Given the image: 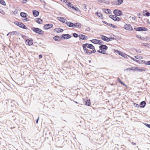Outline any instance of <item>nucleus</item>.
<instances>
[{
  "mask_svg": "<svg viewBox=\"0 0 150 150\" xmlns=\"http://www.w3.org/2000/svg\"><path fill=\"white\" fill-rule=\"evenodd\" d=\"M82 46L84 52H85V54L87 53L86 52H88L90 50H88V49L87 48V47L92 49L94 48V47L92 44L88 43H85L83 44Z\"/></svg>",
  "mask_w": 150,
  "mask_h": 150,
  "instance_id": "f257e3e1",
  "label": "nucleus"
},
{
  "mask_svg": "<svg viewBox=\"0 0 150 150\" xmlns=\"http://www.w3.org/2000/svg\"><path fill=\"white\" fill-rule=\"evenodd\" d=\"M31 29L34 32L39 34L43 35L44 33V31L38 28L33 27Z\"/></svg>",
  "mask_w": 150,
  "mask_h": 150,
  "instance_id": "f03ea898",
  "label": "nucleus"
},
{
  "mask_svg": "<svg viewBox=\"0 0 150 150\" xmlns=\"http://www.w3.org/2000/svg\"><path fill=\"white\" fill-rule=\"evenodd\" d=\"M15 24L20 27L25 29H27V27L23 23L18 21H15L14 22Z\"/></svg>",
  "mask_w": 150,
  "mask_h": 150,
  "instance_id": "7ed1b4c3",
  "label": "nucleus"
},
{
  "mask_svg": "<svg viewBox=\"0 0 150 150\" xmlns=\"http://www.w3.org/2000/svg\"><path fill=\"white\" fill-rule=\"evenodd\" d=\"M115 52L119 55L125 57V58H127L128 55L125 53H123L118 50H115Z\"/></svg>",
  "mask_w": 150,
  "mask_h": 150,
  "instance_id": "20e7f679",
  "label": "nucleus"
},
{
  "mask_svg": "<svg viewBox=\"0 0 150 150\" xmlns=\"http://www.w3.org/2000/svg\"><path fill=\"white\" fill-rule=\"evenodd\" d=\"M113 13L115 15L117 16H120L122 15V12L120 11L119 10L117 9H115L113 11Z\"/></svg>",
  "mask_w": 150,
  "mask_h": 150,
  "instance_id": "39448f33",
  "label": "nucleus"
},
{
  "mask_svg": "<svg viewBox=\"0 0 150 150\" xmlns=\"http://www.w3.org/2000/svg\"><path fill=\"white\" fill-rule=\"evenodd\" d=\"M109 17L115 21H119L121 19L120 18L117 17L115 15H110L109 16Z\"/></svg>",
  "mask_w": 150,
  "mask_h": 150,
  "instance_id": "423d86ee",
  "label": "nucleus"
},
{
  "mask_svg": "<svg viewBox=\"0 0 150 150\" xmlns=\"http://www.w3.org/2000/svg\"><path fill=\"white\" fill-rule=\"evenodd\" d=\"M134 29L136 31H147L148 29L145 27H139L138 28H134Z\"/></svg>",
  "mask_w": 150,
  "mask_h": 150,
  "instance_id": "0eeeda50",
  "label": "nucleus"
},
{
  "mask_svg": "<svg viewBox=\"0 0 150 150\" xmlns=\"http://www.w3.org/2000/svg\"><path fill=\"white\" fill-rule=\"evenodd\" d=\"M70 35L69 34H63L61 36L62 39H67L71 38Z\"/></svg>",
  "mask_w": 150,
  "mask_h": 150,
  "instance_id": "6e6552de",
  "label": "nucleus"
},
{
  "mask_svg": "<svg viewBox=\"0 0 150 150\" xmlns=\"http://www.w3.org/2000/svg\"><path fill=\"white\" fill-rule=\"evenodd\" d=\"M123 2V0H117V1H115L112 2V5H119L121 4Z\"/></svg>",
  "mask_w": 150,
  "mask_h": 150,
  "instance_id": "1a4fd4ad",
  "label": "nucleus"
},
{
  "mask_svg": "<svg viewBox=\"0 0 150 150\" xmlns=\"http://www.w3.org/2000/svg\"><path fill=\"white\" fill-rule=\"evenodd\" d=\"M124 28L126 30H132V28L130 25L129 24H125L124 26Z\"/></svg>",
  "mask_w": 150,
  "mask_h": 150,
  "instance_id": "9d476101",
  "label": "nucleus"
},
{
  "mask_svg": "<svg viewBox=\"0 0 150 150\" xmlns=\"http://www.w3.org/2000/svg\"><path fill=\"white\" fill-rule=\"evenodd\" d=\"M53 26L52 24L48 23L45 25L44 26V28L46 29H48L52 28Z\"/></svg>",
  "mask_w": 150,
  "mask_h": 150,
  "instance_id": "9b49d317",
  "label": "nucleus"
},
{
  "mask_svg": "<svg viewBox=\"0 0 150 150\" xmlns=\"http://www.w3.org/2000/svg\"><path fill=\"white\" fill-rule=\"evenodd\" d=\"M26 44L29 46H30L33 44V40L32 39H27L26 40Z\"/></svg>",
  "mask_w": 150,
  "mask_h": 150,
  "instance_id": "f8f14e48",
  "label": "nucleus"
},
{
  "mask_svg": "<svg viewBox=\"0 0 150 150\" xmlns=\"http://www.w3.org/2000/svg\"><path fill=\"white\" fill-rule=\"evenodd\" d=\"M79 37L81 39L83 40H86L88 38V37L87 36L82 34H80L79 36Z\"/></svg>",
  "mask_w": 150,
  "mask_h": 150,
  "instance_id": "ddd939ff",
  "label": "nucleus"
},
{
  "mask_svg": "<svg viewBox=\"0 0 150 150\" xmlns=\"http://www.w3.org/2000/svg\"><path fill=\"white\" fill-rule=\"evenodd\" d=\"M57 19L58 20L62 22L63 23H65L67 21V20L66 19H64L63 17H58Z\"/></svg>",
  "mask_w": 150,
  "mask_h": 150,
  "instance_id": "4468645a",
  "label": "nucleus"
},
{
  "mask_svg": "<svg viewBox=\"0 0 150 150\" xmlns=\"http://www.w3.org/2000/svg\"><path fill=\"white\" fill-rule=\"evenodd\" d=\"M65 24L69 27L73 28L74 23H73L67 21Z\"/></svg>",
  "mask_w": 150,
  "mask_h": 150,
  "instance_id": "2eb2a0df",
  "label": "nucleus"
},
{
  "mask_svg": "<svg viewBox=\"0 0 150 150\" xmlns=\"http://www.w3.org/2000/svg\"><path fill=\"white\" fill-rule=\"evenodd\" d=\"M39 13V12L36 10H34L33 11V15L35 17L38 16Z\"/></svg>",
  "mask_w": 150,
  "mask_h": 150,
  "instance_id": "dca6fc26",
  "label": "nucleus"
},
{
  "mask_svg": "<svg viewBox=\"0 0 150 150\" xmlns=\"http://www.w3.org/2000/svg\"><path fill=\"white\" fill-rule=\"evenodd\" d=\"M99 48L100 49L107 50L108 49V47L106 45H100L99 47Z\"/></svg>",
  "mask_w": 150,
  "mask_h": 150,
  "instance_id": "f3484780",
  "label": "nucleus"
},
{
  "mask_svg": "<svg viewBox=\"0 0 150 150\" xmlns=\"http://www.w3.org/2000/svg\"><path fill=\"white\" fill-rule=\"evenodd\" d=\"M92 49V51L90 50L88 52H86L87 53L86 54L90 55L92 53H94L96 52V50L95 48L94 47V48Z\"/></svg>",
  "mask_w": 150,
  "mask_h": 150,
  "instance_id": "a211bd4d",
  "label": "nucleus"
},
{
  "mask_svg": "<svg viewBox=\"0 0 150 150\" xmlns=\"http://www.w3.org/2000/svg\"><path fill=\"white\" fill-rule=\"evenodd\" d=\"M103 11L105 13L107 14H110L111 13V11L109 9L103 8Z\"/></svg>",
  "mask_w": 150,
  "mask_h": 150,
  "instance_id": "6ab92c4d",
  "label": "nucleus"
},
{
  "mask_svg": "<svg viewBox=\"0 0 150 150\" xmlns=\"http://www.w3.org/2000/svg\"><path fill=\"white\" fill-rule=\"evenodd\" d=\"M81 24L80 23H74L73 28L77 27L78 28H81Z\"/></svg>",
  "mask_w": 150,
  "mask_h": 150,
  "instance_id": "aec40b11",
  "label": "nucleus"
},
{
  "mask_svg": "<svg viewBox=\"0 0 150 150\" xmlns=\"http://www.w3.org/2000/svg\"><path fill=\"white\" fill-rule=\"evenodd\" d=\"M143 15L144 16H149L150 15V13L149 12H147V10H145L144 11Z\"/></svg>",
  "mask_w": 150,
  "mask_h": 150,
  "instance_id": "412c9836",
  "label": "nucleus"
},
{
  "mask_svg": "<svg viewBox=\"0 0 150 150\" xmlns=\"http://www.w3.org/2000/svg\"><path fill=\"white\" fill-rule=\"evenodd\" d=\"M146 105V103L144 101L141 102L140 103V107L141 108H144L145 107Z\"/></svg>",
  "mask_w": 150,
  "mask_h": 150,
  "instance_id": "4be33fe9",
  "label": "nucleus"
},
{
  "mask_svg": "<svg viewBox=\"0 0 150 150\" xmlns=\"http://www.w3.org/2000/svg\"><path fill=\"white\" fill-rule=\"evenodd\" d=\"M91 42L94 44H98L99 40L97 39H93L90 40Z\"/></svg>",
  "mask_w": 150,
  "mask_h": 150,
  "instance_id": "5701e85b",
  "label": "nucleus"
},
{
  "mask_svg": "<svg viewBox=\"0 0 150 150\" xmlns=\"http://www.w3.org/2000/svg\"><path fill=\"white\" fill-rule=\"evenodd\" d=\"M100 37L104 41L108 42V37H107L103 35H101Z\"/></svg>",
  "mask_w": 150,
  "mask_h": 150,
  "instance_id": "b1692460",
  "label": "nucleus"
},
{
  "mask_svg": "<svg viewBox=\"0 0 150 150\" xmlns=\"http://www.w3.org/2000/svg\"><path fill=\"white\" fill-rule=\"evenodd\" d=\"M95 14L98 16V17H100L102 19H103V16L101 13H99L97 11L96 12Z\"/></svg>",
  "mask_w": 150,
  "mask_h": 150,
  "instance_id": "393cba45",
  "label": "nucleus"
},
{
  "mask_svg": "<svg viewBox=\"0 0 150 150\" xmlns=\"http://www.w3.org/2000/svg\"><path fill=\"white\" fill-rule=\"evenodd\" d=\"M54 30L56 31L57 33H59L62 32L64 30L60 28H56Z\"/></svg>",
  "mask_w": 150,
  "mask_h": 150,
  "instance_id": "a878e982",
  "label": "nucleus"
},
{
  "mask_svg": "<svg viewBox=\"0 0 150 150\" xmlns=\"http://www.w3.org/2000/svg\"><path fill=\"white\" fill-rule=\"evenodd\" d=\"M53 39L55 41H60V38L59 36L56 35L53 37Z\"/></svg>",
  "mask_w": 150,
  "mask_h": 150,
  "instance_id": "bb28decb",
  "label": "nucleus"
},
{
  "mask_svg": "<svg viewBox=\"0 0 150 150\" xmlns=\"http://www.w3.org/2000/svg\"><path fill=\"white\" fill-rule=\"evenodd\" d=\"M35 21L36 22L39 24H41L42 23L41 22L42 21V20L40 18H36Z\"/></svg>",
  "mask_w": 150,
  "mask_h": 150,
  "instance_id": "cd10ccee",
  "label": "nucleus"
},
{
  "mask_svg": "<svg viewBox=\"0 0 150 150\" xmlns=\"http://www.w3.org/2000/svg\"><path fill=\"white\" fill-rule=\"evenodd\" d=\"M20 15L22 17L25 18L28 16V14L24 12H21Z\"/></svg>",
  "mask_w": 150,
  "mask_h": 150,
  "instance_id": "c85d7f7f",
  "label": "nucleus"
},
{
  "mask_svg": "<svg viewBox=\"0 0 150 150\" xmlns=\"http://www.w3.org/2000/svg\"><path fill=\"white\" fill-rule=\"evenodd\" d=\"M98 1L100 3H104L107 4H109L110 3L109 1L105 0H99Z\"/></svg>",
  "mask_w": 150,
  "mask_h": 150,
  "instance_id": "c756f323",
  "label": "nucleus"
},
{
  "mask_svg": "<svg viewBox=\"0 0 150 150\" xmlns=\"http://www.w3.org/2000/svg\"><path fill=\"white\" fill-rule=\"evenodd\" d=\"M97 52L103 54H106V52L104 50H103L102 49H100L99 50H98L97 51Z\"/></svg>",
  "mask_w": 150,
  "mask_h": 150,
  "instance_id": "7c9ffc66",
  "label": "nucleus"
},
{
  "mask_svg": "<svg viewBox=\"0 0 150 150\" xmlns=\"http://www.w3.org/2000/svg\"><path fill=\"white\" fill-rule=\"evenodd\" d=\"M118 81L119 83H121L122 85L124 86H125L126 87H127V85H126L125 84H124L123 82H122L120 78H118Z\"/></svg>",
  "mask_w": 150,
  "mask_h": 150,
  "instance_id": "2f4dec72",
  "label": "nucleus"
},
{
  "mask_svg": "<svg viewBox=\"0 0 150 150\" xmlns=\"http://www.w3.org/2000/svg\"><path fill=\"white\" fill-rule=\"evenodd\" d=\"M108 25L111 27L113 28H117V26L111 23H108Z\"/></svg>",
  "mask_w": 150,
  "mask_h": 150,
  "instance_id": "473e14b6",
  "label": "nucleus"
},
{
  "mask_svg": "<svg viewBox=\"0 0 150 150\" xmlns=\"http://www.w3.org/2000/svg\"><path fill=\"white\" fill-rule=\"evenodd\" d=\"M90 101V100L89 99L87 100L86 101L85 105L87 106H89L91 104V103Z\"/></svg>",
  "mask_w": 150,
  "mask_h": 150,
  "instance_id": "72a5a7b5",
  "label": "nucleus"
},
{
  "mask_svg": "<svg viewBox=\"0 0 150 150\" xmlns=\"http://www.w3.org/2000/svg\"><path fill=\"white\" fill-rule=\"evenodd\" d=\"M138 67H132V71H138Z\"/></svg>",
  "mask_w": 150,
  "mask_h": 150,
  "instance_id": "f704fd0d",
  "label": "nucleus"
},
{
  "mask_svg": "<svg viewBox=\"0 0 150 150\" xmlns=\"http://www.w3.org/2000/svg\"><path fill=\"white\" fill-rule=\"evenodd\" d=\"M67 5L69 7H71V8H73L74 7V6L73 4H71L69 2H68Z\"/></svg>",
  "mask_w": 150,
  "mask_h": 150,
  "instance_id": "c9c22d12",
  "label": "nucleus"
},
{
  "mask_svg": "<svg viewBox=\"0 0 150 150\" xmlns=\"http://www.w3.org/2000/svg\"><path fill=\"white\" fill-rule=\"evenodd\" d=\"M72 35L73 36V37L75 38H77L78 37H79V35L75 33H73Z\"/></svg>",
  "mask_w": 150,
  "mask_h": 150,
  "instance_id": "e433bc0d",
  "label": "nucleus"
},
{
  "mask_svg": "<svg viewBox=\"0 0 150 150\" xmlns=\"http://www.w3.org/2000/svg\"><path fill=\"white\" fill-rule=\"evenodd\" d=\"M0 3L3 5H6L5 2L3 0H0Z\"/></svg>",
  "mask_w": 150,
  "mask_h": 150,
  "instance_id": "4c0bfd02",
  "label": "nucleus"
},
{
  "mask_svg": "<svg viewBox=\"0 0 150 150\" xmlns=\"http://www.w3.org/2000/svg\"><path fill=\"white\" fill-rule=\"evenodd\" d=\"M141 45L142 46H146L148 47H149V44L147 43H142Z\"/></svg>",
  "mask_w": 150,
  "mask_h": 150,
  "instance_id": "58836bf2",
  "label": "nucleus"
},
{
  "mask_svg": "<svg viewBox=\"0 0 150 150\" xmlns=\"http://www.w3.org/2000/svg\"><path fill=\"white\" fill-rule=\"evenodd\" d=\"M145 71V69H138V71H139L140 72L144 71Z\"/></svg>",
  "mask_w": 150,
  "mask_h": 150,
  "instance_id": "ea45409f",
  "label": "nucleus"
},
{
  "mask_svg": "<svg viewBox=\"0 0 150 150\" xmlns=\"http://www.w3.org/2000/svg\"><path fill=\"white\" fill-rule=\"evenodd\" d=\"M72 8L74 10H75L77 11H78L79 10V9L77 7H74H74Z\"/></svg>",
  "mask_w": 150,
  "mask_h": 150,
  "instance_id": "a19ab883",
  "label": "nucleus"
},
{
  "mask_svg": "<svg viewBox=\"0 0 150 150\" xmlns=\"http://www.w3.org/2000/svg\"><path fill=\"white\" fill-rule=\"evenodd\" d=\"M114 38H112V37H111V38H108V42H109V41H111V40H114Z\"/></svg>",
  "mask_w": 150,
  "mask_h": 150,
  "instance_id": "79ce46f5",
  "label": "nucleus"
},
{
  "mask_svg": "<svg viewBox=\"0 0 150 150\" xmlns=\"http://www.w3.org/2000/svg\"><path fill=\"white\" fill-rule=\"evenodd\" d=\"M134 106L136 107H137L138 108H139V105L137 104L136 103H134L133 104Z\"/></svg>",
  "mask_w": 150,
  "mask_h": 150,
  "instance_id": "37998d69",
  "label": "nucleus"
},
{
  "mask_svg": "<svg viewBox=\"0 0 150 150\" xmlns=\"http://www.w3.org/2000/svg\"><path fill=\"white\" fill-rule=\"evenodd\" d=\"M125 146L124 145H121V149H122V150H126L125 149Z\"/></svg>",
  "mask_w": 150,
  "mask_h": 150,
  "instance_id": "c03bdc74",
  "label": "nucleus"
},
{
  "mask_svg": "<svg viewBox=\"0 0 150 150\" xmlns=\"http://www.w3.org/2000/svg\"><path fill=\"white\" fill-rule=\"evenodd\" d=\"M99 42H98V45H102L103 44V42L102 40H99Z\"/></svg>",
  "mask_w": 150,
  "mask_h": 150,
  "instance_id": "a18cd8bd",
  "label": "nucleus"
},
{
  "mask_svg": "<svg viewBox=\"0 0 150 150\" xmlns=\"http://www.w3.org/2000/svg\"><path fill=\"white\" fill-rule=\"evenodd\" d=\"M144 125L150 128V124H149L146 123H145L144 124Z\"/></svg>",
  "mask_w": 150,
  "mask_h": 150,
  "instance_id": "49530a36",
  "label": "nucleus"
},
{
  "mask_svg": "<svg viewBox=\"0 0 150 150\" xmlns=\"http://www.w3.org/2000/svg\"><path fill=\"white\" fill-rule=\"evenodd\" d=\"M125 70H129V71L132 70V68H127L126 69H125Z\"/></svg>",
  "mask_w": 150,
  "mask_h": 150,
  "instance_id": "de8ad7c7",
  "label": "nucleus"
},
{
  "mask_svg": "<svg viewBox=\"0 0 150 150\" xmlns=\"http://www.w3.org/2000/svg\"><path fill=\"white\" fill-rule=\"evenodd\" d=\"M24 21H29V19L26 17L24 19Z\"/></svg>",
  "mask_w": 150,
  "mask_h": 150,
  "instance_id": "09e8293b",
  "label": "nucleus"
},
{
  "mask_svg": "<svg viewBox=\"0 0 150 150\" xmlns=\"http://www.w3.org/2000/svg\"><path fill=\"white\" fill-rule=\"evenodd\" d=\"M27 2V0H23L22 1V2L23 3H26Z\"/></svg>",
  "mask_w": 150,
  "mask_h": 150,
  "instance_id": "8fccbe9b",
  "label": "nucleus"
},
{
  "mask_svg": "<svg viewBox=\"0 0 150 150\" xmlns=\"http://www.w3.org/2000/svg\"><path fill=\"white\" fill-rule=\"evenodd\" d=\"M102 22L103 23H104L105 24H106V25H108V23L106 22H105V21H102Z\"/></svg>",
  "mask_w": 150,
  "mask_h": 150,
  "instance_id": "3c124183",
  "label": "nucleus"
},
{
  "mask_svg": "<svg viewBox=\"0 0 150 150\" xmlns=\"http://www.w3.org/2000/svg\"><path fill=\"white\" fill-rule=\"evenodd\" d=\"M134 57L136 58L137 59H139V58H140V57L138 55L134 56Z\"/></svg>",
  "mask_w": 150,
  "mask_h": 150,
  "instance_id": "603ef678",
  "label": "nucleus"
},
{
  "mask_svg": "<svg viewBox=\"0 0 150 150\" xmlns=\"http://www.w3.org/2000/svg\"><path fill=\"white\" fill-rule=\"evenodd\" d=\"M137 37L138 38H139L140 39H142V37L141 36L139 35H137Z\"/></svg>",
  "mask_w": 150,
  "mask_h": 150,
  "instance_id": "864d4df0",
  "label": "nucleus"
},
{
  "mask_svg": "<svg viewBox=\"0 0 150 150\" xmlns=\"http://www.w3.org/2000/svg\"><path fill=\"white\" fill-rule=\"evenodd\" d=\"M146 64L147 65H150V61L146 62Z\"/></svg>",
  "mask_w": 150,
  "mask_h": 150,
  "instance_id": "5fc2aeb1",
  "label": "nucleus"
},
{
  "mask_svg": "<svg viewBox=\"0 0 150 150\" xmlns=\"http://www.w3.org/2000/svg\"><path fill=\"white\" fill-rule=\"evenodd\" d=\"M132 18L133 20H134L136 19V17L135 16H134V17H132Z\"/></svg>",
  "mask_w": 150,
  "mask_h": 150,
  "instance_id": "6e6d98bb",
  "label": "nucleus"
},
{
  "mask_svg": "<svg viewBox=\"0 0 150 150\" xmlns=\"http://www.w3.org/2000/svg\"><path fill=\"white\" fill-rule=\"evenodd\" d=\"M146 22L147 23H148L149 24L150 23V22L149 19L147 20L146 21Z\"/></svg>",
  "mask_w": 150,
  "mask_h": 150,
  "instance_id": "4d7b16f0",
  "label": "nucleus"
},
{
  "mask_svg": "<svg viewBox=\"0 0 150 150\" xmlns=\"http://www.w3.org/2000/svg\"><path fill=\"white\" fill-rule=\"evenodd\" d=\"M39 119V117H38L36 121V122L37 123H38Z\"/></svg>",
  "mask_w": 150,
  "mask_h": 150,
  "instance_id": "13d9d810",
  "label": "nucleus"
},
{
  "mask_svg": "<svg viewBox=\"0 0 150 150\" xmlns=\"http://www.w3.org/2000/svg\"><path fill=\"white\" fill-rule=\"evenodd\" d=\"M39 58L41 59L42 57V55L41 54H40L39 55Z\"/></svg>",
  "mask_w": 150,
  "mask_h": 150,
  "instance_id": "bf43d9fd",
  "label": "nucleus"
},
{
  "mask_svg": "<svg viewBox=\"0 0 150 150\" xmlns=\"http://www.w3.org/2000/svg\"><path fill=\"white\" fill-rule=\"evenodd\" d=\"M84 7V8L85 9H87V7H86V5H84V7Z\"/></svg>",
  "mask_w": 150,
  "mask_h": 150,
  "instance_id": "052dcab7",
  "label": "nucleus"
},
{
  "mask_svg": "<svg viewBox=\"0 0 150 150\" xmlns=\"http://www.w3.org/2000/svg\"><path fill=\"white\" fill-rule=\"evenodd\" d=\"M136 52L138 53H141V51H140V50H137L136 51Z\"/></svg>",
  "mask_w": 150,
  "mask_h": 150,
  "instance_id": "680f3d73",
  "label": "nucleus"
},
{
  "mask_svg": "<svg viewBox=\"0 0 150 150\" xmlns=\"http://www.w3.org/2000/svg\"><path fill=\"white\" fill-rule=\"evenodd\" d=\"M63 2L65 3H67V0H63Z\"/></svg>",
  "mask_w": 150,
  "mask_h": 150,
  "instance_id": "e2e57ef3",
  "label": "nucleus"
},
{
  "mask_svg": "<svg viewBox=\"0 0 150 150\" xmlns=\"http://www.w3.org/2000/svg\"><path fill=\"white\" fill-rule=\"evenodd\" d=\"M131 59H132L133 60H134V61H137V60H135V59H134V58H133L131 57Z\"/></svg>",
  "mask_w": 150,
  "mask_h": 150,
  "instance_id": "0e129e2a",
  "label": "nucleus"
},
{
  "mask_svg": "<svg viewBox=\"0 0 150 150\" xmlns=\"http://www.w3.org/2000/svg\"><path fill=\"white\" fill-rule=\"evenodd\" d=\"M132 144L133 145H135L136 144V143H134V142H132Z\"/></svg>",
  "mask_w": 150,
  "mask_h": 150,
  "instance_id": "69168bd1",
  "label": "nucleus"
},
{
  "mask_svg": "<svg viewBox=\"0 0 150 150\" xmlns=\"http://www.w3.org/2000/svg\"><path fill=\"white\" fill-rule=\"evenodd\" d=\"M3 12V11L2 10H1L0 13H2V12Z\"/></svg>",
  "mask_w": 150,
  "mask_h": 150,
  "instance_id": "338daca9",
  "label": "nucleus"
},
{
  "mask_svg": "<svg viewBox=\"0 0 150 150\" xmlns=\"http://www.w3.org/2000/svg\"><path fill=\"white\" fill-rule=\"evenodd\" d=\"M146 39H148V40H149V37H146Z\"/></svg>",
  "mask_w": 150,
  "mask_h": 150,
  "instance_id": "774afa93",
  "label": "nucleus"
}]
</instances>
